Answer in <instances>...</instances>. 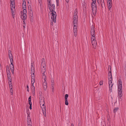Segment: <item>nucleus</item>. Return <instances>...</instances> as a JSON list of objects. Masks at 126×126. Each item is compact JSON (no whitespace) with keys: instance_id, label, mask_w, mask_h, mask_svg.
<instances>
[{"instance_id":"f257e3e1","label":"nucleus","mask_w":126,"mask_h":126,"mask_svg":"<svg viewBox=\"0 0 126 126\" xmlns=\"http://www.w3.org/2000/svg\"><path fill=\"white\" fill-rule=\"evenodd\" d=\"M48 8L50 10L49 13L52 20L54 21V23L56 22V14L55 11V5L51 3L48 4Z\"/></svg>"},{"instance_id":"f03ea898","label":"nucleus","mask_w":126,"mask_h":126,"mask_svg":"<svg viewBox=\"0 0 126 126\" xmlns=\"http://www.w3.org/2000/svg\"><path fill=\"white\" fill-rule=\"evenodd\" d=\"M22 7L23 11L21 12V17L23 20L26 18V0H22Z\"/></svg>"},{"instance_id":"7ed1b4c3","label":"nucleus","mask_w":126,"mask_h":126,"mask_svg":"<svg viewBox=\"0 0 126 126\" xmlns=\"http://www.w3.org/2000/svg\"><path fill=\"white\" fill-rule=\"evenodd\" d=\"M74 35L76 36L77 34V27L78 17L77 15H75L74 16Z\"/></svg>"},{"instance_id":"20e7f679","label":"nucleus","mask_w":126,"mask_h":126,"mask_svg":"<svg viewBox=\"0 0 126 126\" xmlns=\"http://www.w3.org/2000/svg\"><path fill=\"white\" fill-rule=\"evenodd\" d=\"M118 90L119 95V99L122 100L121 97H122V82L119 81L118 83Z\"/></svg>"},{"instance_id":"39448f33","label":"nucleus","mask_w":126,"mask_h":126,"mask_svg":"<svg viewBox=\"0 0 126 126\" xmlns=\"http://www.w3.org/2000/svg\"><path fill=\"white\" fill-rule=\"evenodd\" d=\"M108 80L110 91V92H111L113 84L112 83V74L110 71L108 73Z\"/></svg>"},{"instance_id":"423d86ee","label":"nucleus","mask_w":126,"mask_h":126,"mask_svg":"<svg viewBox=\"0 0 126 126\" xmlns=\"http://www.w3.org/2000/svg\"><path fill=\"white\" fill-rule=\"evenodd\" d=\"M11 52V51L9 50V52L8 56L11 63V64L10 65V67L11 72L13 74L14 73V66L13 64V59L12 55Z\"/></svg>"},{"instance_id":"0eeeda50","label":"nucleus","mask_w":126,"mask_h":126,"mask_svg":"<svg viewBox=\"0 0 126 126\" xmlns=\"http://www.w3.org/2000/svg\"><path fill=\"white\" fill-rule=\"evenodd\" d=\"M40 104L42 108L44 115L46 116V106L45 105V103L44 100H41L40 101Z\"/></svg>"},{"instance_id":"6e6552de","label":"nucleus","mask_w":126,"mask_h":126,"mask_svg":"<svg viewBox=\"0 0 126 126\" xmlns=\"http://www.w3.org/2000/svg\"><path fill=\"white\" fill-rule=\"evenodd\" d=\"M91 41H96L95 37V34L94 27L93 25H92L91 27Z\"/></svg>"},{"instance_id":"1a4fd4ad","label":"nucleus","mask_w":126,"mask_h":126,"mask_svg":"<svg viewBox=\"0 0 126 126\" xmlns=\"http://www.w3.org/2000/svg\"><path fill=\"white\" fill-rule=\"evenodd\" d=\"M10 8L11 12L12 14V17L13 18H14L15 12V2H11Z\"/></svg>"},{"instance_id":"9d476101","label":"nucleus","mask_w":126,"mask_h":126,"mask_svg":"<svg viewBox=\"0 0 126 126\" xmlns=\"http://www.w3.org/2000/svg\"><path fill=\"white\" fill-rule=\"evenodd\" d=\"M96 2L93 1L91 5L92 8V13L94 15H95L96 14V7L95 4Z\"/></svg>"},{"instance_id":"9b49d317","label":"nucleus","mask_w":126,"mask_h":126,"mask_svg":"<svg viewBox=\"0 0 126 126\" xmlns=\"http://www.w3.org/2000/svg\"><path fill=\"white\" fill-rule=\"evenodd\" d=\"M46 65L45 62H42L41 64V71L42 73V75H46L45 72H46Z\"/></svg>"},{"instance_id":"f8f14e48","label":"nucleus","mask_w":126,"mask_h":126,"mask_svg":"<svg viewBox=\"0 0 126 126\" xmlns=\"http://www.w3.org/2000/svg\"><path fill=\"white\" fill-rule=\"evenodd\" d=\"M42 77L43 79H44V81L43 82V88L45 90H46L47 87V84L46 80V75H44L43 76H42Z\"/></svg>"},{"instance_id":"ddd939ff","label":"nucleus","mask_w":126,"mask_h":126,"mask_svg":"<svg viewBox=\"0 0 126 126\" xmlns=\"http://www.w3.org/2000/svg\"><path fill=\"white\" fill-rule=\"evenodd\" d=\"M6 72L8 81H12L10 70L8 66L6 67Z\"/></svg>"},{"instance_id":"4468645a","label":"nucleus","mask_w":126,"mask_h":126,"mask_svg":"<svg viewBox=\"0 0 126 126\" xmlns=\"http://www.w3.org/2000/svg\"><path fill=\"white\" fill-rule=\"evenodd\" d=\"M9 85V87L10 90V93L11 95H12L13 94V89L12 83L11 81H8Z\"/></svg>"},{"instance_id":"2eb2a0df","label":"nucleus","mask_w":126,"mask_h":126,"mask_svg":"<svg viewBox=\"0 0 126 126\" xmlns=\"http://www.w3.org/2000/svg\"><path fill=\"white\" fill-rule=\"evenodd\" d=\"M27 122L28 126H32L31 119L30 116L28 115L27 117Z\"/></svg>"},{"instance_id":"dca6fc26","label":"nucleus","mask_w":126,"mask_h":126,"mask_svg":"<svg viewBox=\"0 0 126 126\" xmlns=\"http://www.w3.org/2000/svg\"><path fill=\"white\" fill-rule=\"evenodd\" d=\"M91 43L93 46V48L94 49L96 48L97 43L96 41H91Z\"/></svg>"},{"instance_id":"f3484780","label":"nucleus","mask_w":126,"mask_h":126,"mask_svg":"<svg viewBox=\"0 0 126 126\" xmlns=\"http://www.w3.org/2000/svg\"><path fill=\"white\" fill-rule=\"evenodd\" d=\"M108 7L110 10L111 9V8L112 6V1H108Z\"/></svg>"},{"instance_id":"a211bd4d","label":"nucleus","mask_w":126,"mask_h":126,"mask_svg":"<svg viewBox=\"0 0 126 126\" xmlns=\"http://www.w3.org/2000/svg\"><path fill=\"white\" fill-rule=\"evenodd\" d=\"M31 89L32 91V93L33 95L35 94V87L33 85H32L31 86Z\"/></svg>"},{"instance_id":"6ab92c4d","label":"nucleus","mask_w":126,"mask_h":126,"mask_svg":"<svg viewBox=\"0 0 126 126\" xmlns=\"http://www.w3.org/2000/svg\"><path fill=\"white\" fill-rule=\"evenodd\" d=\"M31 72H34V69L33 66V64L32 63L31 64Z\"/></svg>"},{"instance_id":"aec40b11","label":"nucleus","mask_w":126,"mask_h":126,"mask_svg":"<svg viewBox=\"0 0 126 126\" xmlns=\"http://www.w3.org/2000/svg\"><path fill=\"white\" fill-rule=\"evenodd\" d=\"M34 72H31L32 78H35V76L34 74Z\"/></svg>"},{"instance_id":"412c9836","label":"nucleus","mask_w":126,"mask_h":126,"mask_svg":"<svg viewBox=\"0 0 126 126\" xmlns=\"http://www.w3.org/2000/svg\"><path fill=\"white\" fill-rule=\"evenodd\" d=\"M35 82V78H32L31 79V84H32V85H33V84Z\"/></svg>"},{"instance_id":"4be33fe9","label":"nucleus","mask_w":126,"mask_h":126,"mask_svg":"<svg viewBox=\"0 0 126 126\" xmlns=\"http://www.w3.org/2000/svg\"><path fill=\"white\" fill-rule=\"evenodd\" d=\"M119 108L118 107H117L115 108L114 110L113 111V112L114 113H115V112L117 111L118 110Z\"/></svg>"},{"instance_id":"5701e85b","label":"nucleus","mask_w":126,"mask_h":126,"mask_svg":"<svg viewBox=\"0 0 126 126\" xmlns=\"http://www.w3.org/2000/svg\"><path fill=\"white\" fill-rule=\"evenodd\" d=\"M65 104L66 105H67L68 104V103L67 100H65Z\"/></svg>"},{"instance_id":"b1692460","label":"nucleus","mask_w":126,"mask_h":126,"mask_svg":"<svg viewBox=\"0 0 126 126\" xmlns=\"http://www.w3.org/2000/svg\"><path fill=\"white\" fill-rule=\"evenodd\" d=\"M68 95L66 94L65 95V100H67V98L68 97Z\"/></svg>"},{"instance_id":"393cba45","label":"nucleus","mask_w":126,"mask_h":126,"mask_svg":"<svg viewBox=\"0 0 126 126\" xmlns=\"http://www.w3.org/2000/svg\"><path fill=\"white\" fill-rule=\"evenodd\" d=\"M103 80H101L99 82V84L100 85H101L103 84Z\"/></svg>"},{"instance_id":"a878e982","label":"nucleus","mask_w":126,"mask_h":126,"mask_svg":"<svg viewBox=\"0 0 126 126\" xmlns=\"http://www.w3.org/2000/svg\"><path fill=\"white\" fill-rule=\"evenodd\" d=\"M54 84L53 82L52 81V84H51V87H54Z\"/></svg>"},{"instance_id":"bb28decb","label":"nucleus","mask_w":126,"mask_h":126,"mask_svg":"<svg viewBox=\"0 0 126 126\" xmlns=\"http://www.w3.org/2000/svg\"><path fill=\"white\" fill-rule=\"evenodd\" d=\"M31 96H30L29 97L28 99V101H31Z\"/></svg>"},{"instance_id":"cd10ccee","label":"nucleus","mask_w":126,"mask_h":126,"mask_svg":"<svg viewBox=\"0 0 126 126\" xmlns=\"http://www.w3.org/2000/svg\"><path fill=\"white\" fill-rule=\"evenodd\" d=\"M52 88V92H54V87H51Z\"/></svg>"},{"instance_id":"c85d7f7f","label":"nucleus","mask_w":126,"mask_h":126,"mask_svg":"<svg viewBox=\"0 0 126 126\" xmlns=\"http://www.w3.org/2000/svg\"><path fill=\"white\" fill-rule=\"evenodd\" d=\"M57 2V6H58L59 5V0H56Z\"/></svg>"},{"instance_id":"c756f323","label":"nucleus","mask_w":126,"mask_h":126,"mask_svg":"<svg viewBox=\"0 0 126 126\" xmlns=\"http://www.w3.org/2000/svg\"><path fill=\"white\" fill-rule=\"evenodd\" d=\"M51 0H48V3L49 4L51 3Z\"/></svg>"},{"instance_id":"7c9ffc66","label":"nucleus","mask_w":126,"mask_h":126,"mask_svg":"<svg viewBox=\"0 0 126 126\" xmlns=\"http://www.w3.org/2000/svg\"><path fill=\"white\" fill-rule=\"evenodd\" d=\"M104 1V0H101V4H103Z\"/></svg>"},{"instance_id":"2f4dec72","label":"nucleus","mask_w":126,"mask_h":126,"mask_svg":"<svg viewBox=\"0 0 126 126\" xmlns=\"http://www.w3.org/2000/svg\"><path fill=\"white\" fill-rule=\"evenodd\" d=\"M29 109L30 110H31L32 109V105H30Z\"/></svg>"},{"instance_id":"473e14b6","label":"nucleus","mask_w":126,"mask_h":126,"mask_svg":"<svg viewBox=\"0 0 126 126\" xmlns=\"http://www.w3.org/2000/svg\"><path fill=\"white\" fill-rule=\"evenodd\" d=\"M29 105H32V103L31 102V101H29Z\"/></svg>"},{"instance_id":"72a5a7b5","label":"nucleus","mask_w":126,"mask_h":126,"mask_svg":"<svg viewBox=\"0 0 126 126\" xmlns=\"http://www.w3.org/2000/svg\"><path fill=\"white\" fill-rule=\"evenodd\" d=\"M38 2L41 4V0H38Z\"/></svg>"},{"instance_id":"f704fd0d","label":"nucleus","mask_w":126,"mask_h":126,"mask_svg":"<svg viewBox=\"0 0 126 126\" xmlns=\"http://www.w3.org/2000/svg\"><path fill=\"white\" fill-rule=\"evenodd\" d=\"M83 9L85 8H86V7H85V5H83Z\"/></svg>"},{"instance_id":"c9c22d12","label":"nucleus","mask_w":126,"mask_h":126,"mask_svg":"<svg viewBox=\"0 0 126 126\" xmlns=\"http://www.w3.org/2000/svg\"><path fill=\"white\" fill-rule=\"evenodd\" d=\"M11 2H15L14 0H10Z\"/></svg>"},{"instance_id":"e433bc0d","label":"nucleus","mask_w":126,"mask_h":126,"mask_svg":"<svg viewBox=\"0 0 126 126\" xmlns=\"http://www.w3.org/2000/svg\"><path fill=\"white\" fill-rule=\"evenodd\" d=\"M108 1H112V0H107Z\"/></svg>"},{"instance_id":"4c0bfd02","label":"nucleus","mask_w":126,"mask_h":126,"mask_svg":"<svg viewBox=\"0 0 126 126\" xmlns=\"http://www.w3.org/2000/svg\"><path fill=\"white\" fill-rule=\"evenodd\" d=\"M66 1L67 2H68L69 1V0H66Z\"/></svg>"},{"instance_id":"58836bf2","label":"nucleus","mask_w":126,"mask_h":126,"mask_svg":"<svg viewBox=\"0 0 126 126\" xmlns=\"http://www.w3.org/2000/svg\"><path fill=\"white\" fill-rule=\"evenodd\" d=\"M93 1L95 2L96 1V0H92Z\"/></svg>"},{"instance_id":"ea45409f","label":"nucleus","mask_w":126,"mask_h":126,"mask_svg":"<svg viewBox=\"0 0 126 126\" xmlns=\"http://www.w3.org/2000/svg\"><path fill=\"white\" fill-rule=\"evenodd\" d=\"M27 88L28 89V88H29V86H28V85H27Z\"/></svg>"},{"instance_id":"a19ab883","label":"nucleus","mask_w":126,"mask_h":126,"mask_svg":"<svg viewBox=\"0 0 126 126\" xmlns=\"http://www.w3.org/2000/svg\"><path fill=\"white\" fill-rule=\"evenodd\" d=\"M71 126H74V125L73 124H71Z\"/></svg>"},{"instance_id":"79ce46f5","label":"nucleus","mask_w":126,"mask_h":126,"mask_svg":"<svg viewBox=\"0 0 126 126\" xmlns=\"http://www.w3.org/2000/svg\"><path fill=\"white\" fill-rule=\"evenodd\" d=\"M44 59H42V61H44Z\"/></svg>"},{"instance_id":"37998d69","label":"nucleus","mask_w":126,"mask_h":126,"mask_svg":"<svg viewBox=\"0 0 126 126\" xmlns=\"http://www.w3.org/2000/svg\"><path fill=\"white\" fill-rule=\"evenodd\" d=\"M27 91H28V92H29V90H28V89H27Z\"/></svg>"},{"instance_id":"c03bdc74","label":"nucleus","mask_w":126,"mask_h":126,"mask_svg":"<svg viewBox=\"0 0 126 126\" xmlns=\"http://www.w3.org/2000/svg\"><path fill=\"white\" fill-rule=\"evenodd\" d=\"M28 3H29V1H28Z\"/></svg>"},{"instance_id":"a18cd8bd","label":"nucleus","mask_w":126,"mask_h":126,"mask_svg":"<svg viewBox=\"0 0 126 126\" xmlns=\"http://www.w3.org/2000/svg\"><path fill=\"white\" fill-rule=\"evenodd\" d=\"M31 15H32V16H33V14H32Z\"/></svg>"},{"instance_id":"49530a36","label":"nucleus","mask_w":126,"mask_h":126,"mask_svg":"<svg viewBox=\"0 0 126 126\" xmlns=\"http://www.w3.org/2000/svg\"><path fill=\"white\" fill-rule=\"evenodd\" d=\"M24 26H25V25H23V26L24 27Z\"/></svg>"},{"instance_id":"de8ad7c7","label":"nucleus","mask_w":126,"mask_h":126,"mask_svg":"<svg viewBox=\"0 0 126 126\" xmlns=\"http://www.w3.org/2000/svg\"><path fill=\"white\" fill-rule=\"evenodd\" d=\"M24 26H25V25H23V26L24 27Z\"/></svg>"}]
</instances>
